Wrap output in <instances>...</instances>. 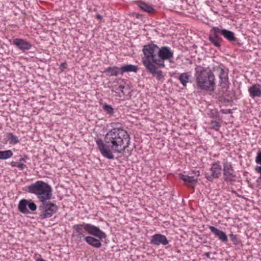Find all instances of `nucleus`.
I'll use <instances>...</instances> for the list:
<instances>
[{
	"label": "nucleus",
	"mask_w": 261,
	"mask_h": 261,
	"mask_svg": "<svg viewBox=\"0 0 261 261\" xmlns=\"http://www.w3.org/2000/svg\"><path fill=\"white\" fill-rule=\"evenodd\" d=\"M210 125L211 128L216 131L219 130L221 127L220 123L217 121H211L210 122Z\"/></svg>",
	"instance_id": "27"
},
{
	"label": "nucleus",
	"mask_w": 261,
	"mask_h": 261,
	"mask_svg": "<svg viewBox=\"0 0 261 261\" xmlns=\"http://www.w3.org/2000/svg\"><path fill=\"white\" fill-rule=\"evenodd\" d=\"M209 228L212 232H213L219 239L222 242L226 243L228 241V238L225 233L216 228L213 226H210Z\"/></svg>",
	"instance_id": "16"
},
{
	"label": "nucleus",
	"mask_w": 261,
	"mask_h": 261,
	"mask_svg": "<svg viewBox=\"0 0 261 261\" xmlns=\"http://www.w3.org/2000/svg\"><path fill=\"white\" fill-rule=\"evenodd\" d=\"M158 52L159 54L161 68L165 67V61H170L173 57V52L168 46H162L159 47L158 46Z\"/></svg>",
	"instance_id": "10"
},
{
	"label": "nucleus",
	"mask_w": 261,
	"mask_h": 261,
	"mask_svg": "<svg viewBox=\"0 0 261 261\" xmlns=\"http://www.w3.org/2000/svg\"><path fill=\"white\" fill-rule=\"evenodd\" d=\"M96 17H97V18H98V19H100V20H101V19H102V16H101V15H100V14H97V15H96Z\"/></svg>",
	"instance_id": "34"
},
{
	"label": "nucleus",
	"mask_w": 261,
	"mask_h": 261,
	"mask_svg": "<svg viewBox=\"0 0 261 261\" xmlns=\"http://www.w3.org/2000/svg\"><path fill=\"white\" fill-rule=\"evenodd\" d=\"M28 205H27V207H28L31 211L34 212L36 210L37 206L36 204L32 202L31 200H28Z\"/></svg>",
	"instance_id": "29"
},
{
	"label": "nucleus",
	"mask_w": 261,
	"mask_h": 261,
	"mask_svg": "<svg viewBox=\"0 0 261 261\" xmlns=\"http://www.w3.org/2000/svg\"><path fill=\"white\" fill-rule=\"evenodd\" d=\"M105 142L101 138H97L95 142L101 154L106 158L114 159L113 152L121 153L130 144V137L127 132L121 127L113 128L106 134Z\"/></svg>",
	"instance_id": "1"
},
{
	"label": "nucleus",
	"mask_w": 261,
	"mask_h": 261,
	"mask_svg": "<svg viewBox=\"0 0 261 261\" xmlns=\"http://www.w3.org/2000/svg\"><path fill=\"white\" fill-rule=\"evenodd\" d=\"M13 44L22 52L30 50L32 45L28 41L21 38H15L13 39Z\"/></svg>",
	"instance_id": "14"
},
{
	"label": "nucleus",
	"mask_w": 261,
	"mask_h": 261,
	"mask_svg": "<svg viewBox=\"0 0 261 261\" xmlns=\"http://www.w3.org/2000/svg\"><path fill=\"white\" fill-rule=\"evenodd\" d=\"M217 71L219 72V84L220 87L219 93L223 95H228L229 94V89L230 82L228 77V70L224 69L220 67L217 68Z\"/></svg>",
	"instance_id": "6"
},
{
	"label": "nucleus",
	"mask_w": 261,
	"mask_h": 261,
	"mask_svg": "<svg viewBox=\"0 0 261 261\" xmlns=\"http://www.w3.org/2000/svg\"><path fill=\"white\" fill-rule=\"evenodd\" d=\"M150 244L155 246H166L169 244V241L165 235L156 233L151 236Z\"/></svg>",
	"instance_id": "13"
},
{
	"label": "nucleus",
	"mask_w": 261,
	"mask_h": 261,
	"mask_svg": "<svg viewBox=\"0 0 261 261\" xmlns=\"http://www.w3.org/2000/svg\"><path fill=\"white\" fill-rule=\"evenodd\" d=\"M125 87L123 85H114L112 88V91L116 93L117 95L119 97H122L125 95L124 92Z\"/></svg>",
	"instance_id": "22"
},
{
	"label": "nucleus",
	"mask_w": 261,
	"mask_h": 261,
	"mask_svg": "<svg viewBox=\"0 0 261 261\" xmlns=\"http://www.w3.org/2000/svg\"><path fill=\"white\" fill-rule=\"evenodd\" d=\"M220 112L224 114L232 113V110L231 109H221L220 110Z\"/></svg>",
	"instance_id": "31"
},
{
	"label": "nucleus",
	"mask_w": 261,
	"mask_h": 261,
	"mask_svg": "<svg viewBox=\"0 0 261 261\" xmlns=\"http://www.w3.org/2000/svg\"><path fill=\"white\" fill-rule=\"evenodd\" d=\"M137 4L139 8L144 12L152 13L155 12V9L151 6L141 1L137 2Z\"/></svg>",
	"instance_id": "18"
},
{
	"label": "nucleus",
	"mask_w": 261,
	"mask_h": 261,
	"mask_svg": "<svg viewBox=\"0 0 261 261\" xmlns=\"http://www.w3.org/2000/svg\"><path fill=\"white\" fill-rule=\"evenodd\" d=\"M10 165L12 167H16L19 168L21 170H23L25 167L26 165L23 163H20L19 162L12 161L10 163Z\"/></svg>",
	"instance_id": "28"
},
{
	"label": "nucleus",
	"mask_w": 261,
	"mask_h": 261,
	"mask_svg": "<svg viewBox=\"0 0 261 261\" xmlns=\"http://www.w3.org/2000/svg\"><path fill=\"white\" fill-rule=\"evenodd\" d=\"M195 77L197 89L211 92L215 90V76L209 67L197 66L195 68Z\"/></svg>",
	"instance_id": "4"
},
{
	"label": "nucleus",
	"mask_w": 261,
	"mask_h": 261,
	"mask_svg": "<svg viewBox=\"0 0 261 261\" xmlns=\"http://www.w3.org/2000/svg\"><path fill=\"white\" fill-rule=\"evenodd\" d=\"M25 191L35 195L40 202L50 200L52 196L51 186L42 180H38L29 185Z\"/></svg>",
	"instance_id": "5"
},
{
	"label": "nucleus",
	"mask_w": 261,
	"mask_h": 261,
	"mask_svg": "<svg viewBox=\"0 0 261 261\" xmlns=\"http://www.w3.org/2000/svg\"><path fill=\"white\" fill-rule=\"evenodd\" d=\"M13 152L11 150L0 151V160H6L13 156Z\"/></svg>",
	"instance_id": "25"
},
{
	"label": "nucleus",
	"mask_w": 261,
	"mask_h": 261,
	"mask_svg": "<svg viewBox=\"0 0 261 261\" xmlns=\"http://www.w3.org/2000/svg\"><path fill=\"white\" fill-rule=\"evenodd\" d=\"M28 200L22 199L20 200L18 203V211L24 214H30V211L27 208Z\"/></svg>",
	"instance_id": "20"
},
{
	"label": "nucleus",
	"mask_w": 261,
	"mask_h": 261,
	"mask_svg": "<svg viewBox=\"0 0 261 261\" xmlns=\"http://www.w3.org/2000/svg\"><path fill=\"white\" fill-rule=\"evenodd\" d=\"M249 95L252 98L261 96V85L258 84L252 85L249 89Z\"/></svg>",
	"instance_id": "15"
},
{
	"label": "nucleus",
	"mask_w": 261,
	"mask_h": 261,
	"mask_svg": "<svg viewBox=\"0 0 261 261\" xmlns=\"http://www.w3.org/2000/svg\"><path fill=\"white\" fill-rule=\"evenodd\" d=\"M7 137L10 144H16L19 142V139L17 136L14 135L12 133H7Z\"/></svg>",
	"instance_id": "24"
},
{
	"label": "nucleus",
	"mask_w": 261,
	"mask_h": 261,
	"mask_svg": "<svg viewBox=\"0 0 261 261\" xmlns=\"http://www.w3.org/2000/svg\"><path fill=\"white\" fill-rule=\"evenodd\" d=\"M223 36V29L217 27L212 28L209 33L208 39L212 44L217 47H220L221 42L223 39L221 37Z\"/></svg>",
	"instance_id": "8"
},
{
	"label": "nucleus",
	"mask_w": 261,
	"mask_h": 261,
	"mask_svg": "<svg viewBox=\"0 0 261 261\" xmlns=\"http://www.w3.org/2000/svg\"><path fill=\"white\" fill-rule=\"evenodd\" d=\"M222 168L220 162L217 161L212 164L211 167L205 173V177L210 181H213L215 178H219L222 173Z\"/></svg>",
	"instance_id": "9"
},
{
	"label": "nucleus",
	"mask_w": 261,
	"mask_h": 261,
	"mask_svg": "<svg viewBox=\"0 0 261 261\" xmlns=\"http://www.w3.org/2000/svg\"><path fill=\"white\" fill-rule=\"evenodd\" d=\"M41 202V204L39 206V209L42 211L39 215L41 219L50 218L58 210V206L51 202L44 201Z\"/></svg>",
	"instance_id": "7"
},
{
	"label": "nucleus",
	"mask_w": 261,
	"mask_h": 261,
	"mask_svg": "<svg viewBox=\"0 0 261 261\" xmlns=\"http://www.w3.org/2000/svg\"><path fill=\"white\" fill-rule=\"evenodd\" d=\"M229 237L234 245L239 244V242L237 235L230 233L229 234Z\"/></svg>",
	"instance_id": "30"
},
{
	"label": "nucleus",
	"mask_w": 261,
	"mask_h": 261,
	"mask_svg": "<svg viewBox=\"0 0 261 261\" xmlns=\"http://www.w3.org/2000/svg\"><path fill=\"white\" fill-rule=\"evenodd\" d=\"M223 178L226 182H231L235 180L236 175L230 163L225 161L223 164Z\"/></svg>",
	"instance_id": "11"
},
{
	"label": "nucleus",
	"mask_w": 261,
	"mask_h": 261,
	"mask_svg": "<svg viewBox=\"0 0 261 261\" xmlns=\"http://www.w3.org/2000/svg\"><path fill=\"white\" fill-rule=\"evenodd\" d=\"M142 52V62L146 71L155 76L158 80L163 78L162 71L159 70V68H161V66L158 55V45L154 44L145 45L143 46Z\"/></svg>",
	"instance_id": "3"
},
{
	"label": "nucleus",
	"mask_w": 261,
	"mask_h": 261,
	"mask_svg": "<svg viewBox=\"0 0 261 261\" xmlns=\"http://www.w3.org/2000/svg\"><path fill=\"white\" fill-rule=\"evenodd\" d=\"M120 74L122 75L125 72H137L138 70V67L136 65L132 64H127L120 67Z\"/></svg>",
	"instance_id": "19"
},
{
	"label": "nucleus",
	"mask_w": 261,
	"mask_h": 261,
	"mask_svg": "<svg viewBox=\"0 0 261 261\" xmlns=\"http://www.w3.org/2000/svg\"><path fill=\"white\" fill-rule=\"evenodd\" d=\"M210 255H211V253L210 252H205L203 254V256H205L207 258H210Z\"/></svg>",
	"instance_id": "32"
},
{
	"label": "nucleus",
	"mask_w": 261,
	"mask_h": 261,
	"mask_svg": "<svg viewBox=\"0 0 261 261\" xmlns=\"http://www.w3.org/2000/svg\"><path fill=\"white\" fill-rule=\"evenodd\" d=\"M192 175L190 173L188 175L180 174V179L189 185H194L197 182L198 177L200 174L199 171H193Z\"/></svg>",
	"instance_id": "12"
},
{
	"label": "nucleus",
	"mask_w": 261,
	"mask_h": 261,
	"mask_svg": "<svg viewBox=\"0 0 261 261\" xmlns=\"http://www.w3.org/2000/svg\"><path fill=\"white\" fill-rule=\"evenodd\" d=\"M103 110L110 115H113L115 113L114 108L111 105L107 103L103 105Z\"/></svg>",
	"instance_id": "26"
},
{
	"label": "nucleus",
	"mask_w": 261,
	"mask_h": 261,
	"mask_svg": "<svg viewBox=\"0 0 261 261\" xmlns=\"http://www.w3.org/2000/svg\"><path fill=\"white\" fill-rule=\"evenodd\" d=\"M72 228V236L77 243L85 239L89 245L95 248H100L102 244L99 240L107 237L106 233L98 227L90 223L74 224Z\"/></svg>",
	"instance_id": "2"
},
{
	"label": "nucleus",
	"mask_w": 261,
	"mask_h": 261,
	"mask_svg": "<svg viewBox=\"0 0 261 261\" xmlns=\"http://www.w3.org/2000/svg\"><path fill=\"white\" fill-rule=\"evenodd\" d=\"M223 36L230 42L236 40V37L233 32L223 29Z\"/></svg>",
	"instance_id": "23"
},
{
	"label": "nucleus",
	"mask_w": 261,
	"mask_h": 261,
	"mask_svg": "<svg viewBox=\"0 0 261 261\" xmlns=\"http://www.w3.org/2000/svg\"><path fill=\"white\" fill-rule=\"evenodd\" d=\"M191 75L188 72H184L181 73L178 79L184 87H186L187 84L189 82Z\"/></svg>",
	"instance_id": "21"
},
{
	"label": "nucleus",
	"mask_w": 261,
	"mask_h": 261,
	"mask_svg": "<svg viewBox=\"0 0 261 261\" xmlns=\"http://www.w3.org/2000/svg\"><path fill=\"white\" fill-rule=\"evenodd\" d=\"M103 73L109 76H116L120 74V68L117 66L108 67L105 69Z\"/></svg>",
	"instance_id": "17"
},
{
	"label": "nucleus",
	"mask_w": 261,
	"mask_h": 261,
	"mask_svg": "<svg viewBox=\"0 0 261 261\" xmlns=\"http://www.w3.org/2000/svg\"><path fill=\"white\" fill-rule=\"evenodd\" d=\"M28 159V157L27 155H25L23 158L20 159L19 161H25L26 160Z\"/></svg>",
	"instance_id": "33"
}]
</instances>
